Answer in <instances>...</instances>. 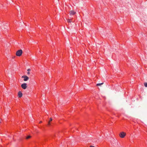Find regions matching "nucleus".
<instances>
[{"label": "nucleus", "mask_w": 147, "mask_h": 147, "mask_svg": "<svg viewBox=\"0 0 147 147\" xmlns=\"http://www.w3.org/2000/svg\"><path fill=\"white\" fill-rule=\"evenodd\" d=\"M22 78H24V81H26L28 80V77L26 76H22Z\"/></svg>", "instance_id": "obj_7"}, {"label": "nucleus", "mask_w": 147, "mask_h": 147, "mask_svg": "<svg viewBox=\"0 0 147 147\" xmlns=\"http://www.w3.org/2000/svg\"><path fill=\"white\" fill-rule=\"evenodd\" d=\"M52 118H50V120L48 122V125H50V122L51 121H52Z\"/></svg>", "instance_id": "obj_8"}, {"label": "nucleus", "mask_w": 147, "mask_h": 147, "mask_svg": "<svg viewBox=\"0 0 147 147\" xmlns=\"http://www.w3.org/2000/svg\"><path fill=\"white\" fill-rule=\"evenodd\" d=\"M30 70H31L30 69H28V71H30Z\"/></svg>", "instance_id": "obj_13"}, {"label": "nucleus", "mask_w": 147, "mask_h": 147, "mask_svg": "<svg viewBox=\"0 0 147 147\" xmlns=\"http://www.w3.org/2000/svg\"><path fill=\"white\" fill-rule=\"evenodd\" d=\"M1 120H0V123H1Z\"/></svg>", "instance_id": "obj_18"}, {"label": "nucleus", "mask_w": 147, "mask_h": 147, "mask_svg": "<svg viewBox=\"0 0 147 147\" xmlns=\"http://www.w3.org/2000/svg\"><path fill=\"white\" fill-rule=\"evenodd\" d=\"M22 53V50H19L16 53V55L17 56H20Z\"/></svg>", "instance_id": "obj_2"}, {"label": "nucleus", "mask_w": 147, "mask_h": 147, "mask_svg": "<svg viewBox=\"0 0 147 147\" xmlns=\"http://www.w3.org/2000/svg\"><path fill=\"white\" fill-rule=\"evenodd\" d=\"M26 139H28V136H26Z\"/></svg>", "instance_id": "obj_15"}, {"label": "nucleus", "mask_w": 147, "mask_h": 147, "mask_svg": "<svg viewBox=\"0 0 147 147\" xmlns=\"http://www.w3.org/2000/svg\"><path fill=\"white\" fill-rule=\"evenodd\" d=\"M31 137V136H28V139L29 138H30Z\"/></svg>", "instance_id": "obj_12"}, {"label": "nucleus", "mask_w": 147, "mask_h": 147, "mask_svg": "<svg viewBox=\"0 0 147 147\" xmlns=\"http://www.w3.org/2000/svg\"><path fill=\"white\" fill-rule=\"evenodd\" d=\"M126 135V133L124 132H122L119 135L120 137L121 138H123Z\"/></svg>", "instance_id": "obj_3"}, {"label": "nucleus", "mask_w": 147, "mask_h": 147, "mask_svg": "<svg viewBox=\"0 0 147 147\" xmlns=\"http://www.w3.org/2000/svg\"><path fill=\"white\" fill-rule=\"evenodd\" d=\"M112 144L114 147H115L118 145V142L116 139H113L111 142Z\"/></svg>", "instance_id": "obj_1"}, {"label": "nucleus", "mask_w": 147, "mask_h": 147, "mask_svg": "<svg viewBox=\"0 0 147 147\" xmlns=\"http://www.w3.org/2000/svg\"><path fill=\"white\" fill-rule=\"evenodd\" d=\"M76 13V12L73 10L69 12V14L71 16L74 15Z\"/></svg>", "instance_id": "obj_5"}, {"label": "nucleus", "mask_w": 147, "mask_h": 147, "mask_svg": "<svg viewBox=\"0 0 147 147\" xmlns=\"http://www.w3.org/2000/svg\"><path fill=\"white\" fill-rule=\"evenodd\" d=\"M108 31H107V32H106V33H108Z\"/></svg>", "instance_id": "obj_19"}, {"label": "nucleus", "mask_w": 147, "mask_h": 147, "mask_svg": "<svg viewBox=\"0 0 147 147\" xmlns=\"http://www.w3.org/2000/svg\"><path fill=\"white\" fill-rule=\"evenodd\" d=\"M103 84V83H98V84H96V86H100L101 85H102Z\"/></svg>", "instance_id": "obj_9"}, {"label": "nucleus", "mask_w": 147, "mask_h": 147, "mask_svg": "<svg viewBox=\"0 0 147 147\" xmlns=\"http://www.w3.org/2000/svg\"><path fill=\"white\" fill-rule=\"evenodd\" d=\"M30 74V72L29 71H28V74Z\"/></svg>", "instance_id": "obj_17"}, {"label": "nucleus", "mask_w": 147, "mask_h": 147, "mask_svg": "<svg viewBox=\"0 0 147 147\" xmlns=\"http://www.w3.org/2000/svg\"><path fill=\"white\" fill-rule=\"evenodd\" d=\"M21 87L23 89H25L27 88V84L24 83L21 85Z\"/></svg>", "instance_id": "obj_4"}, {"label": "nucleus", "mask_w": 147, "mask_h": 147, "mask_svg": "<svg viewBox=\"0 0 147 147\" xmlns=\"http://www.w3.org/2000/svg\"><path fill=\"white\" fill-rule=\"evenodd\" d=\"M42 121H40V122H39V123H42Z\"/></svg>", "instance_id": "obj_16"}, {"label": "nucleus", "mask_w": 147, "mask_h": 147, "mask_svg": "<svg viewBox=\"0 0 147 147\" xmlns=\"http://www.w3.org/2000/svg\"><path fill=\"white\" fill-rule=\"evenodd\" d=\"M109 35H107V36H108Z\"/></svg>", "instance_id": "obj_20"}, {"label": "nucleus", "mask_w": 147, "mask_h": 147, "mask_svg": "<svg viewBox=\"0 0 147 147\" xmlns=\"http://www.w3.org/2000/svg\"><path fill=\"white\" fill-rule=\"evenodd\" d=\"M18 95L19 98H21L22 96V94L21 91H19L18 92Z\"/></svg>", "instance_id": "obj_6"}, {"label": "nucleus", "mask_w": 147, "mask_h": 147, "mask_svg": "<svg viewBox=\"0 0 147 147\" xmlns=\"http://www.w3.org/2000/svg\"><path fill=\"white\" fill-rule=\"evenodd\" d=\"M90 147H94V146H90Z\"/></svg>", "instance_id": "obj_14"}, {"label": "nucleus", "mask_w": 147, "mask_h": 147, "mask_svg": "<svg viewBox=\"0 0 147 147\" xmlns=\"http://www.w3.org/2000/svg\"><path fill=\"white\" fill-rule=\"evenodd\" d=\"M67 20V22L68 23H71V22H72L71 21V20L70 19H68Z\"/></svg>", "instance_id": "obj_10"}, {"label": "nucleus", "mask_w": 147, "mask_h": 147, "mask_svg": "<svg viewBox=\"0 0 147 147\" xmlns=\"http://www.w3.org/2000/svg\"><path fill=\"white\" fill-rule=\"evenodd\" d=\"M144 85L145 87H147V83H144Z\"/></svg>", "instance_id": "obj_11"}]
</instances>
